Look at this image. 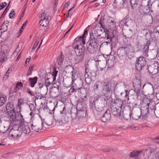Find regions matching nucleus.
I'll list each match as a JSON object with an SVG mask.
<instances>
[{"mask_svg":"<svg viewBox=\"0 0 159 159\" xmlns=\"http://www.w3.org/2000/svg\"><path fill=\"white\" fill-rule=\"evenodd\" d=\"M39 42L36 41L34 45V47L33 48V49H35L36 47L38 45Z\"/></svg>","mask_w":159,"mask_h":159,"instance_id":"nucleus-60","label":"nucleus"},{"mask_svg":"<svg viewBox=\"0 0 159 159\" xmlns=\"http://www.w3.org/2000/svg\"><path fill=\"white\" fill-rule=\"evenodd\" d=\"M149 103L144 104L142 105L141 107L140 112L143 118H146L148 116V115L149 114Z\"/></svg>","mask_w":159,"mask_h":159,"instance_id":"nucleus-11","label":"nucleus"},{"mask_svg":"<svg viewBox=\"0 0 159 159\" xmlns=\"http://www.w3.org/2000/svg\"><path fill=\"white\" fill-rule=\"evenodd\" d=\"M36 95L38 96V97H41L40 99H41L43 97L42 96V95L41 93H36Z\"/></svg>","mask_w":159,"mask_h":159,"instance_id":"nucleus-62","label":"nucleus"},{"mask_svg":"<svg viewBox=\"0 0 159 159\" xmlns=\"http://www.w3.org/2000/svg\"><path fill=\"white\" fill-rule=\"evenodd\" d=\"M86 49L88 52L91 54H93L95 52L97 49L98 47L97 46H95L91 44H86Z\"/></svg>","mask_w":159,"mask_h":159,"instance_id":"nucleus-21","label":"nucleus"},{"mask_svg":"<svg viewBox=\"0 0 159 159\" xmlns=\"http://www.w3.org/2000/svg\"><path fill=\"white\" fill-rule=\"evenodd\" d=\"M23 100L22 99H19L18 100V105H21L23 103Z\"/></svg>","mask_w":159,"mask_h":159,"instance_id":"nucleus-58","label":"nucleus"},{"mask_svg":"<svg viewBox=\"0 0 159 159\" xmlns=\"http://www.w3.org/2000/svg\"><path fill=\"white\" fill-rule=\"evenodd\" d=\"M153 140L156 143H159V136L153 139Z\"/></svg>","mask_w":159,"mask_h":159,"instance_id":"nucleus-56","label":"nucleus"},{"mask_svg":"<svg viewBox=\"0 0 159 159\" xmlns=\"http://www.w3.org/2000/svg\"><path fill=\"white\" fill-rule=\"evenodd\" d=\"M134 89L133 90L134 92L133 95L135 96L136 98L138 99L140 95V90L141 88V85L140 84H138L137 85L134 86Z\"/></svg>","mask_w":159,"mask_h":159,"instance_id":"nucleus-20","label":"nucleus"},{"mask_svg":"<svg viewBox=\"0 0 159 159\" xmlns=\"http://www.w3.org/2000/svg\"><path fill=\"white\" fill-rule=\"evenodd\" d=\"M5 99L3 97H0V106H2L5 102Z\"/></svg>","mask_w":159,"mask_h":159,"instance_id":"nucleus-45","label":"nucleus"},{"mask_svg":"<svg viewBox=\"0 0 159 159\" xmlns=\"http://www.w3.org/2000/svg\"><path fill=\"white\" fill-rule=\"evenodd\" d=\"M111 110L112 115L117 117H119L120 116V109L113 107H111Z\"/></svg>","mask_w":159,"mask_h":159,"instance_id":"nucleus-27","label":"nucleus"},{"mask_svg":"<svg viewBox=\"0 0 159 159\" xmlns=\"http://www.w3.org/2000/svg\"><path fill=\"white\" fill-rule=\"evenodd\" d=\"M7 5L6 2H3L0 4V10L3 9Z\"/></svg>","mask_w":159,"mask_h":159,"instance_id":"nucleus-48","label":"nucleus"},{"mask_svg":"<svg viewBox=\"0 0 159 159\" xmlns=\"http://www.w3.org/2000/svg\"><path fill=\"white\" fill-rule=\"evenodd\" d=\"M65 110H66L65 107H64L62 110L60 111V115L57 119H55L56 124L57 125L63 126L64 124H67L69 121V119L66 116Z\"/></svg>","mask_w":159,"mask_h":159,"instance_id":"nucleus-4","label":"nucleus"},{"mask_svg":"<svg viewBox=\"0 0 159 159\" xmlns=\"http://www.w3.org/2000/svg\"><path fill=\"white\" fill-rule=\"evenodd\" d=\"M19 88L17 87L16 86V87L14 89L13 91H12V92H15L14 93H17V94L20 95V93L19 92H17V91L19 90Z\"/></svg>","mask_w":159,"mask_h":159,"instance_id":"nucleus-53","label":"nucleus"},{"mask_svg":"<svg viewBox=\"0 0 159 159\" xmlns=\"http://www.w3.org/2000/svg\"><path fill=\"white\" fill-rule=\"evenodd\" d=\"M81 102L77 104L76 114V116L79 118L84 117L86 116V110L85 107H82Z\"/></svg>","mask_w":159,"mask_h":159,"instance_id":"nucleus-8","label":"nucleus"},{"mask_svg":"<svg viewBox=\"0 0 159 159\" xmlns=\"http://www.w3.org/2000/svg\"><path fill=\"white\" fill-rule=\"evenodd\" d=\"M102 93L103 95L106 97H108L112 94L114 90V93L116 92V87L117 84L115 86L114 82L111 80H108L102 83Z\"/></svg>","mask_w":159,"mask_h":159,"instance_id":"nucleus-3","label":"nucleus"},{"mask_svg":"<svg viewBox=\"0 0 159 159\" xmlns=\"http://www.w3.org/2000/svg\"><path fill=\"white\" fill-rule=\"evenodd\" d=\"M99 44V41L97 38H96L94 36L93 33H90V38L89 41L87 43V44H91L95 46H98Z\"/></svg>","mask_w":159,"mask_h":159,"instance_id":"nucleus-14","label":"nucleus"},{"mask_svg":"<svg viewBox=\"0 0 159 159\" xmlns=\"http://www.w3.org/2000/svg\"><path fill=\"white\" fill-rule=\"evenodd\" d=\"M116 27V22L111 20L110 23L108 26L109 28L107 29V37L106 39L107 41L105 42L107 44L110 43L112 41L113 38L114 37L113 32L114 31V28Z\"/></svg>","mask_w":159,"mask_h":159,"instance_id":"nucleus-6","label":"nucleus"},{"mask_svg":"<svg viewBox=\"0 0 159 159\" xmlns=\"http://www.w3.org/2000/svg\"><path fill=\"white\" fill-rule=\"evenodd\" d=\"M21 128L23 132L25 134H28L30 131V128L28 125H22Z\"/></svg>","mask_w":159,"mask_h":159,"instance_id":"nucleus-37","label":"nucleus"},{"mask_svg":"<svg viewBox=\"0 0 159 159\" xmlns=\"http://www.w3.org/2000/svg\"><path fill=\"white\" fill-rule=\"evenodd\" d=\"M9 117L12 119V120L16 121L17 120L16 119V113L15 112V109H11L7 111Z\"/></svg>","mask_w":159,"mask_h":159,"instance_id":"nucleus-25","label":"nucleus"},{"mask_svg":"<svg viewBox=\"0 0 159 159\" xmlns=\"http://www.w3.org/2000/svg\"><path fill=\"white\" fill-rule=\"evenodd\" d=\"M71 73H72V82H71V86H75V85H76V84L74 83V81H75V80L74 79L73 77V71H72L71 72Z\"/></svg>","mask_w":159,"mask_h":159,"instance_id":"nucleus-55","label":"nucleus"},{"mask_svg":"<svg viewBox=\"0 0 159 159\" xmlns=\"http://www.w3.org/2000/svg\"><path fill=\"white\" fill-rule=\"evenodd\" d=\"M27 21H26L22 25V26L20 29L19 30V35L17 37H19L21 35L22 32L23 31V30L24 29V27H25L27 23Z\"/></svg>","mask_w":159,"mask_h":159,"instance_id":"nucleus-43","label":"nucleus"},{"mask_svg":"<svg viewBox=\"0 0 159 159\" xmlns=\"http://www.w3.org/2000/svg\"><path fill=\"white\" fill-rule=\"evenodd\" d=\"M38 80L37 77L34 78H30L29 79V83L30 86L32 87H34L35 84L37 83Z\"/></svg>","mask_w":159,"mask_h":159,"instance_id":"nucleus-31","label":"nucleus"},{"mask_svg":"<svg viewBox=\"0 0 159 159\" xmlns=\"http://www.w3.org/2000/svg\"><path fill=\"white\" fill-rule=\"evenodd\" d=\"M47 77L46 80L45 85L47 87V90H48V87L52 83L53 84L54 81H53V79L52 78H48V76Z\"/></svg>","mask_w":159,"mask_h":159,"instance_id":"nucleus-36","label":"nucleus"},{"mask_svg":"<svg viewBox=\"0 0 159 159\" xmlns=\"http://www.w3.org/2000/svg\"><path fill=\"white\" fill-rule=\"evenodd\" d=\"M15 92H12V90H11L9 91V98L10 97V96H12L13 94Z\"/></svg>","mask_w":159,"mask_h":159,"instance_id":"nucleus-61","label":"nucleus"},{"mask_svg":"<svg viewBox=\"0 0 159 159\" xmlns=\"http://www.w3.org/2000/svg\"><path fill=\"white\" fill-rule=\"evenodd\" d=\"M69 4H70V3H69L68 2L66 3L65 4V5L64 6V8H66V7H68V6L69 5Z\"/></svg>","mask_w":159,"mask_h":159,"instance_id":"nucleus-64","label":"nucleus"},{"mask_svg":"<svg viewBox=\"0 0 159 159\" xmlns=\"http://www.w3.org/2000/svg\"><path fill=\"white\" fill-rule=\"evenodd\" d=\"M125 36L128 38H131L134 35L133 31L130 29L126 30L125 31Z\"/></svg>","mask_w":159,"mask_h":159,"instance_id":"nucleus-32","label":"nucleus"},{"mask_svg":"<svg viewBox=\"0 0 159 159\" xmlns=\"http://www.w3.org/2000/svg\"><path fill=\"white\" fill-rule=\"evenodd\" d=\"M15 12L13 9H12L11 10L9 15V17L10 18L12 19L13 18V16H12V14L14 13Z\"/></svg>","mask_w":159,"mask_h":159,"instance_id":"nucleus-54","label":"nucleus"},{"mask_svg":"<svg viewBox=\"0 0 159 159\" xmlns=\"http://www.w3.org/2000/svg\"><path fill=\"white\" fill-rule=\"evenodd\" d=\"M22 132L19 130V126L14 125L12 129L10 131L8 135L13 139L18 138L21 135Z\"/></svg>","mask_w":159,"mask_h":159,"instance_id":"nucleus-7","label":"nucleus"},{"mask_svg":"<svg viewBox=\"0 0 159 159\" xmlns=\"http://www.w3.org/2000/svg\"><path fill=\"white\" fill-rule=\"evenodd\" d=\"M80 89V88H78L76 85L74 86H71L70 89V92L71 93L74 92H76L78 90Z\"/></svg>","mask_w":159,"mask_h":159,"instance_id":"nucleus-42","label":"nucleus"},{"mask_svg":"<svg viewBox=\"0 0 159 159\" xmlns=\"http://www.w3.org/2000/svg\"><path fill=\"white\" fill-rule=\"evenodd\" d=\"M6 108L7 111L11 110V109H14L13 103L12 102H9L6 105Z\"/></svg>","mask_w":159,"mask_h":159,"instance_id":"nucleus-38","label":"nucleus"},{"mask_svg":"<svg viewBox=\"0 0 159 159\" xmlns=\"http://www.w3.org/2000/svg\"><path fill=\"white\" fill-rule=\"evenodd\" d=\"M133 112V109L132 110L131 113H130L129 114L130 119H131L132 117L134 120H138L140 118L141 115L140 110L139 109H137L135 111H134V113Z\"/></svg>","mask_w":159,"mask_h":159,"instance_id":"nucleus-16","label":"nucleus"},{"mask_svg":"<svg viewBox=\"0 0 159 159\" xmlns=\"http://www.w3.org/2000/svg\"><path fill=\"white\" fill-rule=\"evenodd\" d=\"M159 29V25L157 26L156 28L154 30V33L157 34V35H159V31H158V29Z\"/></svg>","mask_w":159,"mask_h":159,"instance_id":"nucleus-52","label":"nucleus"},{"mask_svg":"<svg viewBox=\"0 0 159 159\" xmlns=\"http://www.w3.org/2000/svg\"><path fill=\"white\" fill-rule=\"evenodd\" d=\"M64 58V56L62 55V52H61L60 55V57L58 59V64L59 66L61 65L62 63L63 62Z\"/></svg>","mask_w":159,"mask_h":159,"instance_id":"nucleus-41","label":"nucleus"},{"mask_svg":"<svg viewBox=\"0 0 159 159\" xmlns=\"http://www.w3.org/2000/svg\"><path fill=\"white\" fill-rule=\"evenodd\" d=\"M7 58V57H6L5 55L3 56H2V57H1V60H0V62L1 63H2L3 62V61H4L5 59L6 58Z\"/></svg>","mask_w":159,"mask_h":159,"instance_id":"nucleus-57","label":"nucleus"},{"mask_svg":"<svg viewBox=\"0 0 159 159\" xmlns=\"http://www.w3.org/2000/svg\"><path fill=\"white\" fill-rule=\"evenodd\" d=\"M84 56L80 55H76V56L74 58V63L75 64H78L82 62L83 61Z\"/></svg>","mask_w":159,"mask_h":159,"instance_id":"nucleus-28","label":"nucleus"},{"mask_svg":"<svg viewBox=\"0 0 159 159\" xmlns=\"http://www.w3.org/2000/svg\"><path fill=\"white\" fill-rule=\"evenodd\" d=\"M141 0H130L131 6L133 9L137 7L138 4L139 5V2Z\"/></svg>","mask_w":159,"mask_h":159,"instance_id":"nucleus-33","label":"nucleus"},{"mask_svg":"<svg viewBox=\"0 0 159 159\" xmlns=\"http://www.w3.org/2000/svg\"><path fill=\"white\" fill-rule=\"evenodd\" d=\"M133 23H134V22L131 19L126 17L120 22L119 26H130Z\"/></svg>","mask_w":159,"mask_h":159,"instance_id":"nucleus-15","label":"nucleus"},{"mask_svg":"<svg viewBox=\"0 0 159 159\" xmlns=\"http://www.w3.org/2000/svg\"><path fill=\"white\" fill-rule=\"evenodd\" d=\"M111 117L110 111V110H107L105 111L101 118V120L103 122H107L110 120Z\"/></svg>","mask_w":159,"mask_h":159,"instance_id":"nucleus-18","label":"nucleus"},{"mask_svg":"<svg viewBox=\"0 0 159 159\" xmlns=\"http://www.w3.org/2000/svg\"><path fill=\"white\" fill-rule=\"evenodd\" d=\"M150 44V42H148L145 45L143 48V52L147 57H148V52L149 50V46Z\"/></svg>","mask_w":159,"mask_h":159,"instance_id":"nucleus-34","label":"nucleus"},{"mask_svg":"<svg viewBox=\"0 0 159 159\" xmlns=\"http://www.w3.org/2000/svg\"><path fill=\"white\" fill-rule=\"evenodd\" d=\"M11 71V70H10L9 69H8L6 72L5 75H4L3 78L5 79V80L7 79L9 76V73Z\"/></svg>","mask_w":159,"mask_h":159,"instance_id":"nucleus-44","label":"nucleus"},{"mask_svg":"<svg viewBox=\"0 0 159 159\" xmlns=\"http://www.w3.org/2000/svg\"><path fill=\"white\" fill-rule=\"evenodd\" d=\"M87 34V30H85L82 35L79 37L78 38H76L75 39V42L74 43L72 47L75 49L76 55L84 56L85 48L83 47L81 43V42L83 44L85 43L86 38Z\"/></svg>","mask_w":159,"mask_h":159,"instance_id":"nucleus-1","label":"nucleus"},{"mask_svg":"<svg viewBox=\"0 0 159 159\" xmlns=\"http://www.w3.org/2000/svg\"><path fill=\"white\" fill-rule=\"evenodd\" d=\"M159 65L157 61L148 66V70L150 73L152 75H156L158 72Z\"/></svg>","mask_w":159,"mask_h":159,"instance_id":"nucleus-10","label":"nucleus"},{"mask_svg":"<svg viewBox=\"0 0 159 159\" xmlns=\"http://www.w3.org/2000/svg\"><path fill=\"white\" fill-rule=\"evenodd\" d=\"M33 66L30 67L29 70H28L27 72V76L30 75H31L32 74V72L33 70Z\"/></svg>","mask_w":159,"mask_h":159,"instance_id":"nucleus-49","label":"nucleus"},{"mask_svg":"<svg viewBox=\"0 0 159 159\" xmlns=\"http://www.w3.org/2000/svg\"><path fill=\"white\" fill-rule=\"evenodd\" d=\"M141 2L140 3V6H151L152 5L151 4V2L150 0H141Z\"/></svg>","mask_w":159,"mask_h":159,"instance_id":"nucleus-35","label":"nucleus"},{"mask_svg":"<svg viewBox=\"0 0 159 159\" xmlns=\"http://www.w3.org/2000/svg\"><path fill=\"white\" fill-rule=\"evenodd\" d=\"M85 80L87 84H89L91 81L89 77L91 76V72L89 70L88 68L86 66L85 69Z\"/></svg>","mask_w":159,"mask_h":159,"instance_id":"nucleus-22","label":"nucleus"},{"mask_svg":"<svg viewBox=\"0 0 159 159\" xmlns=\"http://www.w3.org/2000/svg\"><path fill=\"white\" fill-rule=\"evenodd\" d=\"M9 9L8 8V6H7L6 8L5 9L3 13H2V15L0 18V20L3 17V18L4 17V16L5 15L6 13L7 12V11H8Z\"/></svg>","mask_w":159,"mask_h":159,"instance_id":"nucleus-46","label":"nucleus"},{"mask_svg":"<svg viewBox=\"0 0 159 159\" xmlns=\"http://www.w3.org/2000/svg\"><path fill=\"white\" fill-rule=\"evenodd\" d=\"M0 30H2L3 32H5L6 31L7 29V25H4L3 24H2V25L0 26Z\"/></svg>","mask_w":159,"mask_h":159,"instance_id":"nucleus-47","label":"nucleus"},{"mask_svg":"<svg viewBox=\"0 0 159 159\" xmlns=\"http://www.w3.org/2000/svg\"><path fill=\"white\" fill-rule=\"evenodd\" d=\"M100 61V68L101 70H102L103 69L105 68L106 66L107 61V60L102 61Z\"/></svg>","mask_w":159,"mask_h":159,"instance_id":"nucleus-39","label":"nucleus"},{"mask_svg":"<svg viewBox=\"0 0 159 159\" xmlns=\"http://www.w3.org/2000/svg\"><path fill=\"white\" fill-rule=\"evenodd\" d=\"M43 15L42 14L41 18L42 19L39 21V24L40 25H42L43 27H47L49 23V20L48 18H46V16H44V13L45 11L42 12Z\"/></svg>","mask_w":159,"mask_h":159,"instance_id":"nucleus-17","label":"nucleus"},{"mask_svg":"<svg viewBox=\"0 0 159 159\" xmlns=\"http://www.w3.org/2000/svg\"><path fill=\"white\" fill-rule=\"evenodd\" d=\"M15 95L13 94L12 96H10V97L9 98L10 100H13L15 99Z\"/></svg>","mask_w":159,"mask_h":159,"instance_id":"nucleus-59","label":"nucleus"},{"mask_svg":"<svg viewBox=\"0 0 159 159\" xmlns=\"http://www.w3.org/2000/svg\"><path fill=\"white\" fill-rule=\"evenodd\" d=\"M116 107H118V109H122V107H124L125 106L124 105V101L120 99H118L116 100V102H114Z\"/></svg>","mask_w":159,"mask_h":159,"instance_id":"nucleus-30","label":"nucleus"},{"mask_svg":"<svg viewBox=\"0 0 159 159\" xmlns=\"http://www.w3.org/2000/svg\"><path fill=\"white\" fill-rule=\"evenodd\" d=\"M146 62L145 58L143 56L140 57L136 61L135 69L138 71H140L146 65Z\"/></svg>","mask_w":159,"mask_h":159,"instance_id":"nucleus-9","label":"nucleus"},{"mask_svg":"<svg viewBox=\"0 0 159 159\" xmlns=\"http://www.w3.org/2000/svg\"><path fill=\"white\" fill-rule=\"evenodd\" d=\"M2 48L0 49V56L1 57L2 56H3V54H5V52H6V51H5L4 49L2 51V49H3L4 46H1Z\"/></svg>","mask_w":159,"mask_h":159,"instance_id":"nucleus-50","label":"nucleus"},{"mask_svg":"<svg viewBox=\"0 0 159 159\" xmlns=\"http://www.w3.org/2000/svg\"><path fill=\"white\" fill-rule=\"evenodd\" d=\"M150 6H140L139 11L141 13L146 14L148 13L150 11Z\"/></svg>","mask_w":159,"mask_h":159,"instance_id":"nucleus-26","label":"nucleus"},{"mask_svg":"<svg viewBox=\"0 0 159 159\" xmlns=\"http://www.w3.org/2000/svg\"><path fill=\"white\" fill-rule=\"evenodd\" d=\"M90 108H93L94 106L95 109L98 111H102L105 107V104H107V101L103 97H97L95 98L91 97L89 98Z\"/></svg>","mask_w":159,"mask_h":159,"instance_id":"nucleus-2","label":"nucleus"},{"mask_svg":"<svg viewBox=\"0 0 159 159\" xmlns=\"http://www.w3.org/2000/svg\"><path fill=\"white\" fill-rule=\"evenodd\" d=\"M125 46L126 56L130 58L133 57L134 52L133 47L130 44H127Z\"/></svg>","mask_w":159,"mask_h":159,"instance_id":"nucleus-13","label":"nucleus"},{"mask_svg":"<svg viewBox=\"0 0 159 159\" xmlns=\"http://www.w3.org/2000/svg\"><path fill=\"white\" fill-rule=\"evenodd\" d=\"M102 83H101L99 82H96L95 84L93 86V89L94 90H97L98 88V85L99 84H101Z\"/></svg>","mask_w":159,"mask_h":159,"instance_id":"nucleus-51","label":"nucleus"},{"mask_svg":"<svg viewBox=\"0 0 159 159\" xmlns=\"http://www.w3.org/2000/svg\"><path fill=\"white\" fill-rule=\"evenodd\" d=\"M129 156L131 157L134 158L135 159H139L142 156H143V153L141 151H134L131 152Z\"/></svg>","mask_w":159,"mask_h":159,"instance_id":"nucleus-19","label":"nucleus"},{"mask_svg":"<svg viewBox=\"0 0 159 159\" xmlns=\"http://www.w3.org/2000/svg\"><path fill=\"white\" fill-rule=\"evenodd\" d=\"M127 5L126 0H114L113 5L114 7L118 9L123 8Z\"/></svg>","mask_w":159,"mask_h":159,"instance_id":"nucleus-12","label":"nucleus"},{"mask_svg":"<svg viewBox=\"0 0 159 159\" xmlns=\"http://www.w3.org/2000/svg\"><path fill=\"white\" fill-rule=\"evenodd\" d=\"M145 18L147 20V22L150 24H151L153 23V18L152 16L148 15L145 17Z\"/></svg>","mask_w":159,"mask_h":159,"instance_id":"nucleus-40","label":"nucleus"},{"mask_svg":"<svg viewBox=\"0 0 159 159\" xmlns=\"http://www.w3.org/2000/svg\"><path fill=\"white\" fill-rule=\"evenodd\" d=\"M39 84V89H40L42 88H43V85L40 83H38Z\"/></svg>","mask_w":159,"mask_h":159,"instance_id":"nucleus-63","label":"nucleus"},{"mask_svg":"<svg viewBox=\"0 0 159 159\" xmlns=\"http://www.w3.org/2000/svg\"><path fill=\"white\" fill-rule=\"evenodd\" d=\"M100 25V28L102 29H96L94 31V34L95 36L97 38L100 39H106L107 37V30L106 31L102 25V18H100V22L99 23ZM107 41V40L106 39Z\"/></svg>","mask_w":159,"mask_h":159,"instance_id":"nucleus-5","label":"nucleus"},{"mask_svg":"<svg viewBox=\"0 0 159 159\" xmlns=\"http://www.w3.org/2000/svg\"><path fill=\"white\" fill-rule=\"evenodd\" d=\"M32 130L33 131L38 132L42 129V125L40 122H37L35 124H32L31 125Z\"/></svg>","mask_w":159,"mask_h":159,"instance_id":"nucleus-23","label":"nucleus"},{"mask_svg":"<svg viewBox=\"0 0 159 159\" xmlns=\"http://www.w3.org/2000/svg\"><path fill=\"white\" fill-rule=\"evenodd\" d=\"M117 53L119 57L126 56L125 46H122L119 48L117 51Z\"/></svg>","mask_w":159,"mask_h":159,"instance_id":"nucleus-24","label":"nucleus"},{"mask_svg":"<svg viewBox=\"0 0 159 159\" xmlns=\"http://www.w3.org/2000/svg\"><path fill=\"white\" fill-rule=\"evenodd\" d=\"M58 71L56 70V68H53V71L52 73H48L47 75V76H49L53 79V81H55L56 79V77Z\"/></svg>","mask_w":159,"mask_h":159,"instance_id":"nucleus-29","label":"nucleus"}]
</instances>
